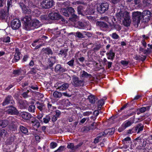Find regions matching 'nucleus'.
<instances>
[{"label":"nucleus","instance_id":"obj_1","mask_svg":"<svg viewBox=\"0 0 152 152\" xmlns=\"http://www.w3.org/2000/svg\"><path fill=\"white\" fill-rule=\"evenodd\" d=\"M40 25V22L36 19L32 20L30 23L29 26L27 25L26 27V30H30L33 29L35 28H37Z\"/></svg>","mask_w":152,"mask_h":152},{"label":"nucleus","instance_id":"obj_2","mask_svg":"<svg viewBox=\"0 0 152 152\" xmlns=\"http://www.w3.org/2000/svg\"><path fill=\"white\" fill-rule=\"evenodd\" d=\"M142 15L141 12L137 11L132 13L133 22L134 23V25L138 26L140 23L141 20V16Z\"/></svg>","mask_w":152,"mask_h":152},{"label":"nucleus","instance_id":"obj_3","mask_svg":"<svg viewBox=\"0 0 152 152\" xmlns=\"http://www.w3.org/2000/svg\"><path fill=\"white\" fill-rule=\"evenodd\" d=\"M151 12L148 10L144 11L142 14V22L147 23L149 21L151 17Z\"/></svg>","mask_w":152,"mask_h":152},{"label":"nucleus","instance_id":"obj_4","mask_svg":"<svg viewBox=\"0 0 152 152\" xmlns=\"http://www.w3.org/2000/svg\"><path fill=\"white\" fill-rule=\"evenodd\" d=\"M109 9V4L107 2H104L101 3L97 7L98 12L101 14L104 13L107 11Z\"/></svg>","mask_w":152,"mask_h":152},{"label":"nucleus","instance_id":"obj_5","mask_svg":"<svg viewBox=\"0 0 152 152\" xmlns=\"http://www.w3.org/2000/svg\"><path fill=\"white\" fill-rule=\"evenodd\" d=\"M72 83L75 87L82 86L84 85V81L80 80L78 77L75 75H73Z\"/></svg>","mask_w":152,"mask_h":152},{"label":"nucleus","instance_id":"obj_6","mask_svg":"<svg viewBox=\"0 0 152 152\" xmlns=\"http://www.w3.org/2000/svg\"><path fill=\"white\" fill-rule=\"evenodd\" d=\"M51 20H61L62 21H65L64 19L63 18L61 15L58 14L54 12H51L49 13L48 15V18Z\"/></svg>","mask_w":152,"mask_h":152},{"label":"nucleus","instance_id":"obj_7","mask_svg":"<svg viewBox=\"0 0 152 152\" xmlns=\"http://www.w3.org/2000/svg\"><path fill=\"white\" fill-rule=\"evenodd\" d=\"M13 105H9L7 107L8 109L6 111L7 113L10 115H18L19 112L17 108L13 106Z\"/></svg>","mask_w":152,"mask_h":152},{"label":"nucleus","instance_id":"obj_8","mask_svg":"<svg viewBox=\"0 0 152 152\" xmlns=\"http://www.w3.org/2000/svg\"><path fill=\"white\" fill-rule=\"evenodd\" d=\"M15 103L13 100V98L11 95H9L6 96L2 103V105L5 106L7 105H14Z\"/></svg>","mask_w":152,"mask_h":152},{"label":"nucleus","instance_id":"obj_9","mask_svg":"<svg viewBox=\"0 0 152 152\" xmlns=\"http://www.w3.org/2000/svg\"><path fill=\"white\" fill-rule=\"evenodd\" d=\"M61 13L66 17H69V14L68 12L71 14V15L75 12L74 9L72 7H69L67 8L66 10L65 8L61 9Z\"/></svg>","mask_w":152,"mask_h":152},{"label":"nucleus","instance_id":"obj_10","mask_svg":"<svg viewBox=\"0 0 152 152\" xmlns=\"http://www.w3.org/2000/svg\"><path fill=\"white\" fill-rule=\"evenodd\" d=\"M126 12V15H123V22L124 25L126 27H128L130 26L131 21L130 18V16L129 15V13L127 11H125Z\"/></svg>","mask_w":152,"mask_h":152},{"label":"nucleus","instance_id":"obj_11","mask_svg":"<svg viewBox=\"0 0 152 152\" xmlns=\"http://www.w3.org/2000/svg\"><path fill=\"white\" fill-rule=\"evenodd\" d=\"M21 26V22L18 19H14L11 22V26L13 29H18Z\"/></svg>","mask_w":152,"mask_h":152},{"label":"nucleus","instance_id":"obj_12","mask_svg":"<svg viewBox=\"0 0 152 152\" xmlns=\"http://www.w3.org/2000/svg\"><path fill=\"white\" fill-rule=\"evenodd\" d=\"M21 20L24 24V27L26 30V27L27 25L29 26L31 22V19L30 15L26 16L21 18Z\"/></svg>","mask_w":152,"mask_h":152},{"label":"nucleus","instance_id":"obj_13","mask_svg":"<svg viewBox=\"0 0 152 152\" xmlns=\"http://www.w3.org/2000/svg\"><path fill=\"white\" fill-rule=\"evenodd\" d=\"M19 115L23 118L26 120H29L32 117V116L30 113L26 112H21Z\"/></svg>","mask_w":152,"mask_h":152},{"label":"nucleus","instance_id":"obj_14","mask_svg":"<svg viewBox=\"0 0 152 152\" xmlns=\"http://www.w3.org/2000/svg\"><path fill=\"white\" fill-rule=\"evenodd\" d=\"M96 25L99 27L101 29H103L104 30H106L108 28V25L103 21H98L96 22Z\"/></svg>","mask_w":152,"mask_h":152},{"label":"nucleus","instance_id":"obj_15","mask_svg":"<svg viewBox=\"0 0 152 152\" xmlns=\"http://www.w3.org/2000/svg\"><path fill=\"white\" fill-rule=\"evenodd\" d=\"M66 69L59 64H57L55 68V71L57 73H63L66 71Z\"/></svg>","mask_w":152,"mask_h":152},{"label":"nucleus","instance_id":"obj_16","mask_svg":"<svg viewBox=\"0 0 152 152\" xmlns=\"http://www.w3.org/2000/svg\"><path fill=\"white\" fill-rule=\"evenodd\" d=\"M18 103L19 107L21 109H23L26 108L28 107L26 101L25 102L22 99L19 100Z\"/></svg>","mask_w":152,"mask_h":152},{"label":"nucleus","instance_id":"obj_17","mask_svg":"<svg viewBox=\"0 0 152 152\" xmlns=\"http://www.w3.org/2000/svg\"><path fill=\"white\" fill-rule=\"evenodd\" d=\"M32 123V126L34 129H36V130L37 131V129L40 126V123L39 121L36 119L35 118H34L32 121H31Z\"/></svg>","mask_w":152,"mask_h":152},{"label":"nucleus","instance_id":"obj_18","mask_svg":"<svg viewBox=\"0 0 152 152\" xmlns=\"http://www.w3.org/2000/svg\"><path fill=\"white\" fill-rule=\"evenodd\" d=\"M126 12H123L120 11L118 12L116 14V17L119 20H123V15H126Z\"/></svg>","mask_w":152,"mask_h":152},{"label":"nucleus","instance_id":"obj_19","mask_svg":"<svg viewBox=\"0 0 152 152\" xmlns=\"http://www.w3.org/2000/svg\"><path fill=\"white\" fill-rule=\"evenodd\" d=\"M56 107L52 106L51 104L48 103V114L50 115L51 113L55 114Z\"/></svg>","mask_w":152,"mask_h":152},{"label":"nucleus","instance_id":"obj_20","mask_svg":"<svg viewBox=\"0 0 152 152\" xmlns=\"http://www.w3.org/2000/svg\"><path fill=\"white\" fill-rule=\"evenodd\" d=\"M37 107L41 111L45 110V105L42 103H41L37 101L36 102Z\"/></svg>","mask_w":152,"mask_h":152},{"label":"nucleus","instance_id":"obj_21","mask_svg":"<svg viewBox=\"0 0 152 152\" xmlns=\"http://www.w3.org/2000/svg\"><path fill=\"white\" fill-rule=\"evenodd\" d=\"M15 53L14 56V58L15 62L18 61L20 58V52L19 51V49L16 48L15 50Z\"/></svg>","mask_w":152,"mask_h":152},{"label":"nucleus","instance_id":"obj_22","mask_svg":"<svg viewBox=\"0 0 152 152\" xmlns=\"http://www.w3.org/2000/svg\"><path fill=\"white\" fill-rule=\"evenodd\" d=\"M58 87L57 88L59 89L60 90H64L67 89L69 87V85L68 83H64L61 85L59 83L57 85Z\"/></svg>","mask_w":152,"mask_h":152},{"label":"nucleus","instance_id":"obj_23","mask_svg":"<svg viewBox=\"0 0 152 152\" xmlns=\"http://www.w3.org/2000/svg\"><path fill=\"white\" fill-rule=\"evenodd\" d=\"M80 77L84 78H91V75L90 74H88L84 71H83L81 72Z\"/></svg>","mask_w":152,"mask_h":152},{"label":"nucleus","instance_id":"obj_24","mask_svg":"<svg viewBox=\"0 0 152 152\" xmlns=\"http://www.w3.org/2000/svg\"><path fill=\"white\" fill-rule=\"evenodd\" d=\"M55 113V115H53L52 118V120L53 122H55L57 120L58 118L60 116L61 112L59 110H57Z\"/></svg>","mask_w":152,"mask_h":152},{"label":"nucleus","instance_id":"obj_25","mask_svg":"<svg viewBox=\"0 0 152 152\" xmlns=\"http://www.w3.org/2000/svg\"><path fill=\"white\" fill-rule=\"evenodd\" d=\"M55 57H51L49 60V63H48V64L51 69H53V68L51 67L55 63Z\"/></svg>","mask_w":152,"mask_h":152},{"label":"nucleus","instance_id":"obj_26","mask_svg":"<svg viewBox=\"0 0 152 152\" xmlns=\"http://www.w3.org/2000/svg\"><path fill=\"white\" fill-rule=\"evenodd\" d=\"M106 55L108 59L113 60L115 56V53L113 52L112 50H111L109 52L106 53Z\"/></svg>","mask_w":152,"mask_h":152},{"label":"nucleus","instance_id":"obj_27","mask_svg":"<svg viewBox=\"0 0 152 152\" xmlns=\"http://www.w3.org/2000/svg\"><path fill=\"white\" fill-rule=\"evenodd\" d=\"M83 7L82 6H80L77 7V11L78 14L82 16H84L85 11H83Z\"/></svg>","mask_w":152,"mask_h":152},{"label":"nucleus","instance_id":"obj_28","mask_svg":"<svg viewBox=\"0 0 152 152\" xmlns=\"http://www.w3.org/2000/svg\"><path fill=\"white\" fill-rule=\"evenodd\" d=\"M68 51V49H63L60 50L58 53L59 56L60 55L61 56L62 55L64 56V57L65 58L67 55V51Z\"/></svg>","mask_w":152,"mask_h":152},{"label":"nucleus","instance_id":"obj_29","mask_svg":"<svg viewBox=\"0 0 152 152\" xmlns=\"http://www.w3.org/2000/svg\"><path fill=\"white\" fill-rule=\"evenodd\" d=\"M7 121V125H10V124H13L15 122V118L12 116L9 117Z\"/></svg>","mask_w":152,"mask_h":152},{"label":"nucleus","instance_id":"obj_30","mask_svg":"<svg viewBox=\"0 0 152 152\" xmlns=\"http://www.w3.org/2000/svg\"><path fill=\"white\" fill-rule=\"evenodd\" d=\"M104 131L106 135H112L114 133V129L112 128L105 130Z\"/></svg>","mask_w":152,"mask_h":152},{"label":"nucleus","instance_id":"obj_31","mask_svg":"<svg viewBox=\"0 0 152 152\" xmlns=\"http://www.w3.org/2000/svg\"><path fill=\"white\" fill-rule=\"evenodd\" d=\"M136 127L137 131V133H138L143 130L144 126L142 124L140 123L136 126Z\"/></svg>","mask_w":152,"mask_h":152},{"label":"nucleus","instance_id":"obj_32","mask_svg":"<svg viewBox=\"0 0 152 152\" xmlns=\"http://www.w3.org/2000/svg\"><path fill=\"white\" fill-rule=\"evenodd\" d=\"M146 111V108L145 107H142L137 109L136 111L137 114L139 115L141 113L145 112Z\"/></svg>","mask_w":152,"mask_h":152},{"label":"nucleus","instance_id":"obj_33","mask_svg":"<svg viewBox=\"0 0 152 152\" xmlns=\"http://www.w3.org/2000/svg\"><path fill=\"white\" fill-rule=\"evenodd\" d=\"M88 99L91 103L94 104L96 101V98L94 96L90 95L88 97Z\"/></svg>","mask_w":152,"mask_h":152},{"label":"nucleus","instance_id":"obj_34","mask_svg":"<svg viewBox=\"0 0 152 152\" xmlns=\"http://www.w3.org/2000/svg\"><path fill=\"white\" fill-rule=\"evenodd\" d=\"M104 103V101L103 99L99 100L98 102V110H100L101 107Z\"/></svg>","mask_w":152,"mask_h":152},{"label":"nucleus","instance_id":"obj_35","mask_svg":"<svg viewBox=\"0 0 152 152\" xmlns=\"http://www.w3.org/2000/svg\"><path fill=\"white\" fill-rule=\"evenodd\" d=\"M20 131L24 134H26L28 132V130L27 128L22 126H20L19 127Z\"/></svg>","mask_w":152,"mask_h":152},{"label":"nucleus","instance_id":"obj_36","mask_svg":"<svg viewBox=\"0 0 152 152\" xmlns=\"http://www.w3.org/2000/svg\"><path fill=\"white\" fill-rule=\"evenodd\" d=\"M132 123H133L130 121H125L122 124L126 128L131 125Z\"/></svg>","mask_w":152,"mask_h":152},{"label":"nucleus","instance_id":"obj_37","mask_svg":"<svg viewBox=\"0 0 152 152\" xmlns=\"http://www.w3.org/2000/svg\"><path fill=\"white\" fill-rule=\"evenodd\" d=\"M94 13L93 10L91 9H87L85 11V16L87 15H92Z\"/></svg>","mask_w":152,"mask_h":152},{"label":"nucleus","instance_id":"obj_38","mask_svg":"<svg viewBox=\"0 0 152 152\" xmlns=\"http://www.w3.org/2000/svg\"><path fill=\"white\" fill-rule=\"evenodd\" d=\"M7 125V120L0 121V126L3 127H5Z\"/></svg>","mask_w":152,"mask_h":152},{"label":"nucleus","instance_id":"obj_39","mask_svg":"<svg viewBox=\"0 0 152 152\" xmlns=\"http://www.w3.org/2000/svg\"><path fill=\"white\" fill-rule=\"evenodd\" d=\"M53 95L55 98H60L62 96V94L60 92L55 91L53 93Z\"/></svg>","mask_w":152,"mask_h":152},{"label":"nucleus","instance_id":"obj_40","mask_svg":"<svg viewBox=\"0 0 152 152\" xmlns=\"http://www.w3.org/2000/svg\"><path fill=\"white\" fill-rule=\"evenodd\" d=\"M6 16V13L3 10H0V18L4 19Z\"/></svg>","mask_w":152,"mask_h":152},{"label":"nucleus","instance_id":"obj_41","mask_svg":"<svg viewBox=\"0 0 152 152\" xmlns=\"http://www.w3.org/2000/svg\"><path fill=\"white\" fill-rule=\"evenodd\" d=\"M78 17L77 15L74 13L72 14L71 17L69 18V20L72 21L74 22L75 21L76 19H77Z\"/></svg>","mask_w":152,"mask_h":152},{"label":"nucleus","instance_id":"obj_42","mask_svg":"<svg viewBox=\"0 0 152 152\" xmlns=\"http://www.w3.org/2000/svg\"><path fill=\"white\" fill-rule=\"evenodd\" d=\"M75 37H76L79 38H84V36L83 34L80 32L77 31L75 33Z\"/></svg>","mask_w":152,"mask_h":152},{"label":"nucleus","instance_id":"obj_43","mask_svg":"<svg viewBox=\"0 0 152 152\" xmlns=\"http://www.w3.org/2000/svg\"><path fill=\"white\" fill-rule=\"evenodd\" d=\"M113 39H119V37L118 35L116 33H113L112 34L110 35Z\"/></svg>","mask_w":152,"mask_h":152},{"label":"nucleus","instance_id":"obj_44","mask_svg":"<svg viewBox=\"0 0 152 152\" xmlns=\"http://www.w3.org/2000/svg\"><path fill=\"white\" fill-rule=\"evenodd\" d=\"M35 109V106L33 105H31L29 106L28 111L34 113Z\"/></svg>","mask_w":152,"mask_h":152},{"label":"nucleus","instance_id":"obj_45","mask_svg":"<svg viewBox=\"0 0 152 152\" xmlns=\"http://www.w3.org/2000/svg\"><path fill=\"white\" fill-rule=\"evenodd\" d=\"M23 12L25 14H30L31 13V10L30 9H28L26 8V7H25V9L22 10Z\"/></svg>","mask_w":152,"mask_h":152},{"label":"nucleus","instance_id":"obj_46","mask_svg":"<svg viewBox=\"0 0 152 152\" xmlns=\"http://www.w3.org/2000/svg\"><path fill=\"white\" fill-rule=\"evenodd\" d=\"M3 41L6 43L9 42H10V38L8 36L4 37L3 39Z\"/></svg>","mask_w":152,"mask_h":152},{"label":"nucleus","instance_id":"obj_47","mask_svg":"<svg viewBox=\"0 0 152 152\" xmlns=\"http://www.w3.org/2000/svg\"><path fill=\"white\" fill-rule=\"evenodd\" d=\"M67 148L71 149L72 150H75V146H74L73 144L72 143H69L68 144L67 147Z\"/></svg>","mask_w":152,"mask_h":152},{"label":"nucleus","instance_id":"obj_48","mask_svg":"<svg viewBox=\"0 0 152 152\" xmlns=\"http://www.w3.org/2000/svg\"><path fill=\"white\" fill-rule=\"evenodd\" d=\"M54 4V2L53 0H48V8L52 7Z\"/></svg>","mask_w":152,"mask_h":152},{"label":"nucleus","instance_id":"obj_49","mask_svg":"<svg viewBox=\"0 0 152 152\" xmlns=\"http://www.w3.org/2000/svg\"><path fill=\"white\" fill-rule=\"evenodd\" d=\"M78 27L79 28L82 29L84 27L85 25L83 23L79 22H78Z\"/></svg>","mask_w":152,"mask_h":152},{"label":"nucleus","instance_id":"obj_50","mask_svg":"<svg viewBox=\"0 0 152 152\" xmlns=\"http://www.w3.org/2000/svg\"><path fill=\"white\" fill-rule=\"evenodd\" d=\"M21 73V71L20 69H15L13 70V74L15 75H19Z\"/></svg>","mask_w":152,"mask_h":152},{"label":"nucleus","instance_id":"obj_51","mask_svg":"<svg viewBox=\"0 0 152 152\" xmlns=\"http://www.w3.org/2000/svg\"><path fill=\"white\" fill-rule=\"evenodd\" d=\"M74 59L73 58L70 61H69L67 63V64L71 66H73L74 65Z\"/></svg>","mask_w":152,"mask_h":152},{"label":"nucleus","instance_id":"obj_52","mask_svg":"<svg viewBox=\"0 0 152 152\" xmlns=\"http://www.w3.org/2000/svg\"><path fill=\"white\" fill-rule=\"evenodd\" d=\"M12 0H7V5L8 10H9L10 7L12 6Z\"/></svg>","mask_w":152,"mask_h":152},{"label":"nucleus","instance_id":"obj_53","mask_svg":"<svg viewBox=\"0 0 152 152\" xmlns=\"http://www.w3.org/2000/svg\"><path fill=\"white\" fill-rule=\"evenodd\" d=\"M46 1L47 0H46L45 1H44L42 3V5L43 7L45 9L48 8V5L47 4L48 2H46Z\"/></svg>","mask_w":152,"mask_h":152},{"label":"nucleus","instance_id":"obj_54","mask_svg":"<svg viewBox=\"0 0 152 152\" xmlns=\"http://www.w3.org/2000/svg\"><path fill=\"white\" fill-rule=\"evenodd\" d=\"M10 128L13 130H15L16 129V126L14 124H10L9 125Z\"/></svg>","mask_w":152,"mask_h":152},{"label":"nucleus","instance_id":"obj_55","mask_svg":"<svg viewBox=\"0 0 152 152\" xmlns=\"http://www.w3.org/2000/svg\"><path fill=\"white\" fill-rule=\"evenodd\" d=\"M36 97H38V99H40L43 98V95L42 94L38 92L36 94Z\"/></svg>","mask_w":152,"mask_h":152},{"label":"nucleus","instance_id":"obj_56","mask_svg":"<svg viewBox=\"0 0 152 152\" xmlns=\"http://www.w3.org/2000/svg\"><path fill=\"white\" fill-rule=\"evenodd\" d=\"M7 133V132L4 129L0 130V137L1 136L4 134L5 135H6Z\"/></svg>","mask_w":152,"mask_h":152},{"label":"nucleus","instance_id":"obj_57","mask_svg":"<svg viewBox=\"0 0 152 152\" xmlns=\"http://www.w3.org/2000/svg\"><path fill=\"white\" fill-rule=\"evenodd\" d=\"M57 146V144L55 142H52L50 144V147L51 148H54Z\"/></svg>","mask_w":152,"mask_h":152},{"label":"nucleus","instance_id":"obj_58","mask_svg":"<svg viewBox=\"0 0 152 152\" xmlns=\"http://www.w3.org/2000/svg\"><path fill=\"white\" fill-rule=\"evenodd\" d=\"M37 72V70L33 68H31V70L29 72V73L31 74H35Z\"/></svg>","mask_w":152,"mask_h":152},{"label":"nucleus","instance_id":"obj_59","mask_svg":"<svg viewBox=\"0 0 152 152\" xmlns=\"http://www.w3.org/2000/svg\"><path fill=\"white\" fill-rule=\"evenodd\" d=\"M20 7L21 8L22 10L25 9V7H26V6L23 3V2H20L19 3Z\"/></svg>","mask_w":152,"mask_h":152},{"label":"nucleus","instance_id":"obj_60","mask_svg":"<svg viewBox=\"0 0 152 152\" xmlns=\"http://www.w3.org/2000/svg\"><path fill=\"white\" fill-rule=\"evenodd\" d=\"M64 148V146H61L56 150L54 151V152H61L63 150Z\"/></svg>","mask_w":152,"mask_h":152},{"label":"nucleus","instance_id":"obj_61","mask_svg":"<svg viewBox=\"0 0 152 152\" xmlns=\"http://www.w3.org/2000/svg\"><path fill=\"white\" fill-rule=\"evenodd\" d=\"M106 135V133L105 132V131L104 132H102L100 133L98 135V137L100 138L102 136H105Z\"/></svg>","mask_w":152,"mask_h":152},{"label":"nucleus","instance_id":"obj_62","mask_svg":"<svg viewBox=\"0 0 152 152\" xmlns=\"http://www.w3.org/2000/svg\"><path fill=\"white\" fill-rule=\"evenodd\" d=\"M142 137L141 136H140L134 139V140L135 141H136L137 142H142Z\"/></svg>","mask_w":152,"mask_h":152},{"label":"nucleus","instance_id":"obj_63","mask_svg":"<svg viewBox=\"0 0 152 152\" xmlns=\"http://www.w3.org/2000/svg\"><path fill=\"white\" fill-rule=\"evenodd\" d=\"M130 140H131V138H130V137H126V138H125V139H124V140H122V142L124 144H126V143H127V141H129Z\"/></svg>","mask_w":152,"mask_h":152},{"label":"nucleus","instance_id":"obj_64","mask_svg":"<svg viewBox=\"0 0 152 152\" xmlns=\"http://www.w3.org/2000/svg\"><path fill=\"white\" fill-rule=\"evenodd\" d=\"M114 26L115 29L117 31H119L121 30V28L120 26L118 24H115Z\"/></svg>","mask_w":152,"mask_h":152}]
</instances>
